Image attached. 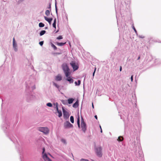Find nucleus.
<instances>
[{"instance_id":"f257e3e1","label":"nucleus","mask_w":161,"mask_h":161,"mask_svg":"<svg viewBox=\"0 0 161 161\" xmlns=\"http://www.w3.org/2000/svg\"><path fill=\"white\" fill-rule=\"evenodd\" d=\"M62 67L66 76V77H68L69 76L70 73L69 72V68L67 64L66 63L63 64L62 65Z\"/></svg>"},{"instance_id":"f03ea898","label":"nucleus","mask_w":161,"mask_h":161,"mask_svg":"<svg viewBox=\"0 0 161 161\" xmlns=\"http://www.w3.org/2000/svg\"><path fill=\"white\" fill-rule=\"evenodd\" d=\"M37 130L46 135L48 134L49 133V130L47 127H39L37 128Z\"/></svg>"},{"instance_id":"7ed1b4c3","label":"nucleus","mask_w":161,"mask_h":161,"mask_svg":"<svg viewBox=\"0 0 161 161\" xmlns=\"http://www.w3.org/2000/svg\"><path fill=\"white\" fill-rule=\"evenodd\" d=\"M102 148L100 146L97 147L95 149L96 153L97 155L99 157H101L102 156Z\"/></svg>"},{"instance_id":"20e7f679","label":"nucleus","mask_w":161,"mask_h":161,"mask_svg":"<svg viewBox=\"0 0 161 161\" xmlns=\"http://www.w3.org/2000/svg\"><path fill=\"white\" fill-rule=\"evenodd\" d=\"M74 71L77 70L79 68L78 64L75 61H72L70 63Z\"/></svg>"},{"instance_id":"39448f33","label":"nucleus","mask_w":161,"mask_h":161,"mask_svg":"<svg viewBox=\"0 0 161 161\" xmlns=\"http://www.w3.org/2000/svg\"><path fill=\"white\" fill-rule=\"evenodd\" d=\"M81 128L82 130L84 132H85L86 130V123L84 122L83 119L82 118V120L81 121V125H80Z\"/></svg>"},{"instance_id":"423d86ee","label":"nucleus","mask_w":161,"mask_h":161,"mask_svg":"<svg viewBox=\"0 0 161 161\" xmlns=\"http://www.w3.org/2000/svg\"><path fill=\"white\" fill-rule=\"evenodd\" d=\"M42 150V154H43L42 157L44 160L45 161H52V160L48 157L47 154L46 153L44 154L45 150L44 147H43V148Z\"/></svg>"},{"instance_id":"0eeeda50","label":"nucleus","mask_w":161,"mask_h":161,"mask_svg":"<svg viewBox=\"0 0 161 161\" xmlns=\"http://www.w3.org/2000/svg\"><path fill=\"white\" fill-rule=\"evenodd\" d=\"M54 108L56 109L58 113V116L59 117H61L62 116V113L61 111H59L58 110V103H55L53 104Z\"/></svg>"},{"instance_id":"6e6552de","label":"nucleus","mask_w":161,"mask_h":161,"mask_svg":"<svg viewBox=\"0 0 161 161\" xmlns=\"http://www.w3.org/2000/svg\"><path fill=\"white\" fill-rule=\"evenodd\" d=\"M73 126V125L71 124L69 121H66L64 124V127L65 129L72 128Z\"/></svg>"},{"instance_id":"1a4fd4ad","label":"nucleus","mask_w":161,"mask_h":161,"mask_svg":"<svg viewBox=\"0 0 161 161\" xmlns=\"http://www.w3.org/2000/svg\"><path fill=\"white\" fill-rule=\"evenodd\" d=\"M64 117V118H68L69 116V113L63 109Z\"/></svg>"},{"instance_id":"9d476101","label":"nucleus","mask_w":161,"mask_h":161,"mask_svg":"<svg viewBox=\"0 0 161 161\" xmlns=\"http://www.w3.org/2000/svg\"><path fill=\"white\" fill-rule=\"evenodd\" d=\"M62 79V77L60 75L58 74L56 76L55 80L57 81H60Z\"/></svg>"},{"instance_id":"9b49d317","label":"nucleus","mask_w":161,"mask_h":161,"mask_svg":"<svg viewBox=\"0 0 161 161\" xmlns=\"http://www.w3.org/2000/svg\"><path fill=\"white\" fill-rule=\"evenodd\" d=\"M44 18L45 20H46L48 22L49 24H51V22L53 20V18H48L46 16H44Z\"/></svg>"},{"instance_id":"f8f14e48","label":"nucleus","mask_w":161,"mask_h":161,"mask_svg":"<svg viewBox=\"0 0 161 161\" xmlns=\"http://www.w3.org/2000/svg\"><path fill=\"white\" fill-rule=\"evenodd\" d=\"M13 46L15 51L16 50L17 44L15 43L14 38L13 39Z\"/></svg>"},{"instance_id":"ddd939ff","label":"nucleus","mask_w":161,"mask_h":161,"mask_svg":"<svg viewBox=\"0 0 161 161\" xmlns=\"http://www.w3.org/2000/svg\"><path fill=\"white\" fill-rule=\"evenodd\" d=\"M78 102L77 101L73 105V107L74 108H77L78 106Z\"/></svg>"},{"instance_id":"4468645a","label":"nucleus","mask_w":161,"mask_h":161,"mask_svg":"<svg viewBox=\"0 0 161 161\" xmlns=\"http://www.w3.org/2000/svg\"><path fill=\"white\" fill-rule=\"evenodd\" d=\"M74 100V99L73 98H69L67 102L69 104H70L72 103L73 102Z\"/></svg>"},{"instance_id":"2eb2a0df","label":"nucleus","mask_w":161,"mask_h":161,"mask_svg":"<svg viewBox=\"0 0 161 161\" xmlns=\"http://www.w3.org/2000/svg\"><path fill=\"white\" fill-rule=\"evenodd\" d=\"M67 80L70 83H73L74 81L70 77H68L67 79Z\"/></svg>"},{"instance_id":"dca6fc26","label":"nucleus","mask_w":161,"mask_h":161,"mask_svg":"<svg viewBox=\"0 0 161 161\" xmlns=\"http://www.w3.org/2000/svg\"><path fill=\"white\" fill-rule=\"evenodd\" d=\"M66 43V42H65L64 43H62V42L59 43V42H57L56 43V44L58 46H64Z\"/></svg>"},{"instance_id":"f3484780","label":"nucleus","mask_w":161,"mask_h":161,"mask_svg":"<svg viewBox=\"0 0 161 161\" xmlns=\"http://www.w3.org/2000/svg\"><path fill=\"white\" fill-rule=\"evenodd\" d=\"M61 102L64 105L67 104V100H62Z\"/></svg>"},{"instance_id":"a211bd4d","label":"nucleus","mask_w":161,"mask_h":161,"mask_svg":"<svg viewBox=\"0 0 161 161\" xmlns=\"http://www.w3.org/2000/svg\"><path fill=\"white\" fill-rule=\"evenodd\" d=\"M46 32V31L45 30H42L41 31L40 33V36H42Z\"/></svg>"},{"instance_id":"6ab92c4d","label":"nucleus","mask_w":161,"mask_h":161,"mask_svg":"<svg viewBox=\"0 0 161 161\" xmlns=\"http://www.w3.org/2000/svg\"><path fill=\"white\" fill-rule=\"evenodd\" d=\"M77 124L78 125L79 128L80 127V117L79 116L77 118Z\"/></svg>"},{"instance_id":"aec40b11","label":"nucleus","mask_w":161,"mask_h":161,"mask_svg":"<svg viewBox=\"0 0 161 161\" xmlns=\"http://www.w3.org/2000/svg\"><path fill=\"white\" fill-rule=\"evenodd\" d=\"M123 140V138L122 136H119L118 137L117 140L119 141H122Z\"/></svg>"},{"instance_id":"412c9836","label":"nucleus","mask_w":161,"mask_h":161,"mask_svg":"<svg viewBox=\"0 0 161 161\" xmlns=\"http://www.w3.org/2000/svg\"><path fill=\"white\" fill-rule=\"evenodd\" d=\"M70 121L72 123H74V119L73 116H71L70 117Z\"/></svg>"},{"instance_id":"4be33fe9","label":"nucleus","mask_w":161,"mask_h":161,"mask_svg":"<svg viewBox=\"0 0 161 161\" xmlns=\"http://www.w3.org/2000/svg\"><path fill=\"white\" fill-rule=\"evenodd\" d=\"M39 26L40 27H42L44 26V24L42 23L41 22L39 23Z\"/></svg>"},{"instance_id":"5701e85b","label":"nucleus","mask_w":161,"mask_h":161,"mask_svg":"<svg viewBox=\"0 0 161 161\" xmlns=\"http://www.w3.org/2000/svg\"><path fill=\"white\" fill-rule=\"evenodd\" d=\"M50 11L49 10H47L45 12V14L46 15L48 16L50 15Z\"/></svg>"},{"instance_id":"b1692460","label":"nucleus","mask_w":161,"mask_h":161,"mask_svg":"<svg viewBox=\"0 0 161 161\" xmlns=\"http://www.w3.org/2000/svg\"><path fill=\"white\" fill-rule=\"evenodd\" d=\"M51 46L54 49V50H57V47H56L55 45H54L53 43H52V44H51Z\"/></svg>"},{"instance_id":"393cba45","label":"nucleus","mask_w":161,"mask_h":161,"mask_svg":"<svg viewBox=\"0 0 161 161\" xmlns=\"http://www.w3.org/2000/svg\"><path fill=\"white\" fill-rule=\"evenodd\" d=\"M47 106L49 107H51L52 106V104L51 103H49L47 104Z\"/></svg>"},{"instance_id":"a878e982","label":"nucleus","mask_w":161,"mask_h":161,"mask_svg":"<svg viewBox=\"0 0 161 161\" xmlns=\"http://www.w3.org/2000/svg\"><path fill=\"white\" fill-rule=\"evenodd\" d=\"M63 37L62 36H58V37H57L56 39L58 40H60V39H63Z\"/></svg>"},{"instance_id":"bb28decb","label":"nucleus","mask_w":161,"mask_h":161,"mask_svg":"<svg viewBox=\"0 0 161 161\" xmlns=\"http://www.w3.org/2000/svg\"><path fill=\"white\" fill-rule=\"evenodd\" d=\"M53 84L57 88H58L59 87V86L58 85H57L56 83L54 82H53Z\"/></svg>"},{"instance_id":"cd10ccee","label":"nucleus","mask_w":161,"mask_h":161,"mask_svg":"<svg viewBox=\"0 0 161 161\" xmlns=\"http://www.w3.org/2000/svg\"><path fill=\"white\" fill-rule=\"evenodd\" d=\"M43 41H41L39 42V44L41 46H42L43 44Z\"/></svg>"},{"instance_id":"c85d7f7f","label":"nucleus","mask_w":161,"mask_h":161,"mask_svg":"<svg viewBox=\"0 0 161 161\" xmlns=\"http://www.w3.org/2000/svg\"><path fill=\"white\" fill-rule=\"evenodd\" d=\"M80 161H88V160L86 159H82L80 160Z\"/></svg>"},{"instance_id":"c756f323","label":"nucleus","mask_w":161,"mask_h":161,"mask_svg":"<svg viewBox=\"0 0 161 161\" xmlns=\"http://www.w3.org/2000/svg\"><path fill=\"white\" fill-rule=\"evenodd\" d=\"M56 23H53V27L55 28H56Z\"/></svg>"},{"instance_id":"7c9ffc66","label":"nucleus","mask_w":161,"mask_h":161,"mask_svg":"<svg viewBox=\"0 0 161 161\" xmlns=\"http://www.w3.org/2000/svg\"><path fill=\"white\" fill-rule=\"evenodd\" d=\"M61 141L63 143H66V141H65V140L64 139H62L61 140Z\"/></svg>"},{"instance_id":"2f4dec72","label":"nucleus","mask_w":161,"mask_h":161,"mask_svg":"<svg viewBox=\"0 0 161 161\" xmlns=\"http://www.w3.org/2000/svg\"><path fill=\"white\" fill-rule=\"evenodd\" d=\"M96 68L95 67V68L94 71V72H93V76H94V74H95V71L96 70Z\"/></svg>"},{"instance_id":"473e14b6","label":"nucleus","mask_w":161,"mask_h":161,"mask_svg":"<svg viewBox=\"0 0 161 161\" xmlns=\"http://www.w3.org/2000/svg\"><path fill=\"white\" fill-rule=\"evenodd\" d=\"M132 28L134 29V30L136 32H137V31L136 29L135 28L134 26H133L132 27Z\"/></svg>"},{"instance_id":"72a5a7b5","label":"nucleus","mask_w":161,"mask_h":161,"mask_svg":"<svg viewBox=\"0 0 161 161\" xmlns=\"http://www.w3.org/2000/svg\"><path fill=\"white\" fill-rule=\"evenodd\" d=\"M130 79L131 80V81L132 82L133 80V75H132L130 77Z\"/></svg>"},{"instance_id":"f704fd0d","label":"nucleus","mask_w":161,"mask_h":161,"mask_svg":"<svg viewBox=\"0 0 161 161\" xmlns=\"http://www.w3.org/2000/svg\"><path fill=\"white\" fill-rule=\"evenodd\" d=\"M51 4L50 3H49V7H48V8L50 9V10H51Z\"/></svg>"},{"instance_id":"c9c22d12","label":"nucleus","mask_w":161,"mask_h":161,"mask_svg":"<svg viewBox=\"0 0 161 161\" xmlns=\"http://www.w3.org/2000/svg\"><path fill=\"white\" fill-rule=\"evenodd\" d=\"M78 85H79L80 84V80H78Z\"/></svg>"},{"instance_id":"e433bc0d","label":"nucleus","mask_w":161,"mask_h":161,"mask_svg":"<svg viewBox=\"0 0 161 161\" xmlns=\"http://www.w3.org/2000/svg\"><path fill=\"white\" fill-rule=\"evenodd\" d=\"M122 69V67L121 66H120V69H119V70L120 71H121Z\"/></svg>"},{"instance_id":"4c0bfd02","label":"nucleus","mask_w":161,"mask_h":161,"mask_svg":"<svg viewBox=\"0 0 161 161\" xmlns=\"http://www.w3.org/2000/svg\"><path fill=\"white\" fill-rule=\"evenodd\" d=\"M95 118V119H97V116L96 115H95V116H94Z\"/></svg>"},{"instance_id":"58836bf2","label":"nucleus","mask_w":161,"mask_h":161,"mask_svg":"<svg viewBox=\"0 0 161 161\" xmlns=\"http://www.w3.org/2000/svg\"><path fill=\"white\" fill-rule=\"evenodd\" d=\"M75 85H76V86H77V85H78V84H77V82L76 81H75Z\"/></svg>"},{"instance_id":"ea45409f","label":"nucleus","mask_w":161,"mask_h":161,"mask_svg":"<svg viewBox=\"0 0 161 161\" xmlns=\"http://www.w3.org/2000/svg\"><path fill=\"white\" fill-rule=\"evenodd\" d=\"M53 23H56V19H55Z\"/></svg>"},{"instance_id":"a19ab883","label":"nucleus","mask_w":161,"mask_h":161,"mask_svg":"<svg viewBox=\"0 0 161 161\" xmlns=\"http://www.w3.org/2000/svg\"><path fill=\"white\" fill-rule=\"evenodd\" d=\"M56 13H57V7H56Z\"/></svg>"},{"instance_id":"79ce46f5","label":"nucleus","mask_w":161,"mask_h":161,"mask_svg":"<svg viewBox=\"0 0 161 161\" xmlns=\"http://www.w3.org/2000/svg\"><path fill=\"white\" fill-rule=\"evenodd\" d=\"M140 56H139V57H138V58L137 59H138V60L139 59H140Z\"/></svg>"},{"instance_id":"37998d69","label":"nucleus","mask_w":161,"mask_h":161,"mask_svg":"<svg viewBox=\"0 0 161 161\" xmlns=\"http://www.w3.org/2000/svg\"><path fill=\"white\" fill-rule=\"evenodd\" d=\"M101 133L102 132V128H101Z\"/></svg>"},{"instance_id":"c03bdc74","label":"nucleus","mask_w":161,"mask_h":161,"mask_svg":"<svg viewBox=\"0 0 161 161\" xmlns=\"http://www.w3.org/2000/svg\"><path fill=\"white\" fill-rule=\"evenodd\" d=\"M92 106L93 108H94V106H93V103H92Z\"/></svg>"},{"instance_id":"a18cd8bd","label":"nucleus","mask_w":161,"mask_h":161,"mask_svg":"<svg viewBox=\"0 0 161 161\" xmlns=\"http://www.w3.org/2000/svg\"><path fill=\"white\" fill-rule=\"evenodd\" d=\"M49 155L50 156H51V157L52 156H51V155L49 153Z\"/></svg>"},{"instance_id":"49530a36","label":"nucleus","mask_w":161,"mask_h":161,"mask_svg":"<svg viewBox=\"0 0 161 161\" xmlns=\"http://www.w3.org/2000/svg\"><path fill=\"white\" fill-rule=\"evenodd\" d=\"M100 129H101V128H101V126H100Z\"/></svg>"},{"instance_id":"de8ad7c7","label":"nucleus","mask_w":161,"mask_h":161,"mask_svg":"<svg viewBox=\"0 0 161 161\" xmlns=\"http://www.w3.org/2000/svg\"><path fill=\"white\" fill-rule=\"evenodd\" d=\"M47 27H46V28H45V29H47Z\"/></svg>"}]
</instances>
